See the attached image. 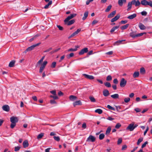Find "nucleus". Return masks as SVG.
<instances>
[{
    "label": "nucleus",
    "instance_id": "f257e3e1",
    "mask_svg": "<svg viewBox=\"0 0 152 152\" xmlns=\"http://www.w3.org/2000/svg\"><path fill=\"white\" fill-rule=\"evenodd\" d=\"M132 4L134 5L136 7H137L140 4V3L139 0L137 1L133 0L131 2H129L127 5V10L128 11H129L131 9Z\"/></svg>",
    "mask_w": 152,
    "mask_h": 152
},
{
    "label": "nucleus",
    "instance_id": "f03ea898",
    "mask_svg": "<svg viewBox=\"0 0 152 152\" xmlns=\"http://www.w3.org/2000/svg\"><path fill=\"white\" fill-rule=\"evenodd\" d=\"M140 3L143 5H149L152 7V1L151 0L148 1L146 0H142L141 1Z\"/></svg>",
    "mask_w": 152,
    "mask_h": 152
},
{
    "label": "nucleus",
    "instance_id": "7ed1b4c3",
    "mask_svg": "<svg viewBox=\"0 0 152 152\" xmlns=\"http://www.w3.org/2000/svg\"><path fill=\"white\" fill-rule=\"evenodd\" d=\"M126 81L124 78H123L121 79L120 83V86L121 87H124L126 84Z\"/></svg>",
    "mask_w": 152,
    "mask_h": 152
},
{
    "label": "nucleus",
    "instance_id": "20e7f679",
    "mask_svg": "<svg viewBox=\"0 0 152 152\" xmlns=\"http://www.w3.org/2000/svg\"><path fill=\"white\" fill-rule=\"evenodd\" d=\"M76 14H71L70 16H68L64 20V22L68 21L72 19L74 17H75L76 15Z\"/></svg>",
    "mask_w": 152,
    "mask_h": 152
},
{
    "label": "nucleus",
    "instance_id": "39448f33",
    "mask_svg": "<svg viewBox=\"0 0 152 152\" xmlns=\"http://www.w3.org/2000/svg\"><path fill=\"white\" fill-rule=\"evenodd\" d=\"M40 44V43H39L31 45L27 49V50H28L29 51H31L33 50L35 47L39 45Z\"/></svg>",
    "mask_w": 152,
    "mask_h": 152
},
{
    "label": "nucleus",
    "instance_id": "423d86ee",
    "mask_svg": "<svg viewBox=\"0 0 152 152\" xmlns=\"http://www.w3.org/2000/svg\"><path fill=\"white\" fill-rule=\"evenodd\" d=\"M95 138L93 136L90 135L87 138L86 141L87 142H94L95 140Z\"/></svg>",
    "mask_w": 152,
    "mask_h": 152
},
{
    "label": "nucleus",
    "instance_id": "0eeeda50",
    "mask_svg": "<svg viewBox=\"0 0 152 152\" xmlns=\"http://www.w3.org/2000/svg\"><path fill=\"white\" fill-rule=\"evenodd\" d=\"M88 51V48H84L82 49L79 53V55H82L84 53H87Z\"/></svg>",
    "mask_w": 152,
    "mask_h": 152
},
{
    "label": "nucleus",
    "instance_id": "6e6552de",
    "mask_svg": "<svg viewBox=\"0 0 152 152\" xmlns=\"http://www.w3.org/2000/svg\"><path fill=\"white\" fill-rule=\"evenodd\" d=\"M83 75L86 78L90 80L94 79V77L92 75H89L86 74H84Z\"/></svg>",
    "mask_w": 152,
    "mask_h": 152
},
{
    "label": "nucleus",
    "instance_id": "1a4fd4ad",
    "mask_svg": "<svg viewBox=\"0 0 152 152\" xmlns=\"http://www.w3.org/2000/svg\"><path fill=\"white\" fill-rule=\"evenodd\" d=\"M10 121L12 123H16L18 121V120L17 117L13 116L10 118Z\"/></svg>",
    "mask_w": 152,
    "mask_h": 152
},
{
    "label": "nucleus",
    "instance_id": "9d476101",
    "mask_svg": "<svg viewBox=\"0 0 152 152\" xmlns=\"http://www.w3.org/2000/svg\"><path fill=\"white\" fill-rule=\"evenodd\" d=\"M81 31V29H78L77 30L75 31V32L72 34L69 37V38H70L71 37H74L75 35L77 34Z\"/></svg>",
    "mask_w": 152,
    "mask_h": 152
},
{
    "label": "nucleus",
    "instance_id": "9b49d317",
    "mask_svg": "<svg viewBox=\"0 0 152 152\" xmlns=\"http://www.w3.org/2000/svg\"><path fill=\"white\" fill-rule=\"evenodd\" d=\"M3 110L6 111L8 112L9 111L10 107L7 105H5L3 106L2 107Z\"/></svg>",
    "mask_w": 152,
    "mask_h": 152
},
{
    "label": "nucleus",
    "instance_id": "f8f14e48",
    "mask_svg": "<svg viewBox=\"0 0 152 152\" xmlns=\"http://www.w3.org/2000/svg\"><path fill=\"white\" fill-rule=\"evenodd\" d=\"M126 129H127L129 130L130 131H133L134 129V124H130Z\"/></svg>",
    "mask_w": 152,
    "mask_h": 152
},
{
    "label": "nucleus",
    "instance_id": "ddd939ff",
    "mask_svg": "<svg viewBox=\"0 0 152 152\" xmlns=\"http://www.w3.org/2000/svg\"><path fill=\"white\" fill-rule=\"evenodd\" d=\"M120 17L119 15H117L111 20V22H113L116 21L120 18Z\"/></svg>",
    "mask_w": 152,
    "mask_h": 152
},
{
    "label": "nucleus",
    "instance_id": "4468645a",
    "mask_svg": "<svg viewBox=\"0 0 152 152\" xmlns=\"http://www.w3.org/2000/svg\"><path fill=\"white\" fill-rule=\"evenodd\" d=\"M75 20H71L66 22H65V23L68 26L71 25L74 23Z\"/></svg>",
    "mask_w": 152,
    "mask_h": 152
},
{
    "label": "nucleus",
    "instance_id": "2eb2a0df",
    "mask_svg": "<svg viewBox=\"0 0 152 152\" xmlns=\"http://www.w3.org/2000/svg\"><path fill=\"white\" fill-rule=\"evenodd\" d=\"M79 48V46L78 45L75 46V48H71L68 50V51H75L77 50V48Z\"/></svg>",
    "mask_w": 152,
    "mask_h": 152
},
{
    "label": "nucleus",
    "instance_id": "dca6fc26",
    "mask_svg": "<svg viewBox=\"0 0 152 152\" xmlns=\"http://www.w3.org/2000/svg\"><path fill=\"white\" fill-rule=\"evenodd\" d=\"M116 12V11L115 10L113 11L110 14H109L108 16L107 17L108 18H112L115 15Z\"/></svg>",
    "mask_w": 152,
    "mask_h": 152
},
{
    "label": "nucleus",
    "instance_id": "f3484780",
    "mask_svg": "<svg viewBox=\"0 0 152 152\" xmlns=\"http://www.w3.org/2000/svg\"><path fill=\"white\" fill-rule=\"evenodd\" d=\"M103 95L105 96H108L110 94L109 91L107 90H104L103 92Z\"/></svg>",
    "mask_w": 152,
    "mask_h": 152
},
{
    "label": "nucleus",
    "instance_id": "a211bd4d",
    "mask_svg": "<svg viewBox=\"0 0 152 152\" xmlns=\"http://www.w3.org/2000/svg\"><path fill=\"white\" fill-rule=\"evenodd\" d=\"M28 143L27 140H25L23 142V146L24 148L27 147L28 146Z\"/></svg>",
    "mask_w": 152,
    "mask_h": 152
},
{
    "label": "nucleus",
    "instance_id": "6ab92c4d",
    "mask_svg": "<svg viewBox=\"0 0 152 152\" xmlns=\"http://www.w3.org/2000/svg\"><path fill=\"white\" fill-rule=\"evenodd\" d=\"M136 16H137L136 14L134 13V14H132V15L129 16L127 17V18L129 19H133V18H135L136 17Z\"/></svg>",
    "mask_w": 152,
    "mask_h": 152
},
{
    "label": "nucleus",
    "instance_id": "aec40b11",
    "mask_svg": "<svg viewBox=\"0 0 152 152\" xmlns=\"http://www.w3.org/2000/svg\"><path fill=\"white\" fill-rule=\"evenodd\" d=\"M126 0H118V4L120 6H122L123 3H126Z\"/></svg>",
    "mask_w": 152,
    "mask_h": 152
},
{
    "label": "nucleus",
    "instance_id": "412c9836",
    "mask_svg": "<svg viewBox=\"0 0 152 152\" xmlns=\"http://www.w3.org/2000/svg\"><path fill=\"white\" fill-rule=\"evenodd\" d=\"M69 99L71 101H74L77 99V97L73 95H71L69 97Z\"/></svg>",
    "mask_w": 152,
    "mask_h": 152
},
{
    "label": "nucleus",
    "instance_id": "4be33fe9",
    "mask_svg": "<svg viewBox=\"0 0 152 152\" xmlns=\"http://www.w3.org/2000/svg\"><path fill=\"white\" fill-rule=\"evenodd\" d=\"M139 27L140 29L142 30H144L146 28L145 26L141 23H139Z\"/></svg>",
    "mask_w": 152,
    "mask_h": 152
},
{
    "label": "nucleus",
    "instance_id": "5701e85b",
    "mask_svg": "<svg viewBox=\"0 0 152 152\" xmlns=\"http://www.w3.org/2000/svg\"><path fill=\"white\" fill-rule=\"evenodd\" d=\"M81 102L80 100L76 101L73 103V105L74 107L77 105H81Z\"/></svg>",
    "mask_w": 152,
    "mask_h": 152
},
{
    "label": "nucleus",
    "instance_id": "b1692460",
    "mask_svg": "<svg viewBox=\"0 0 152 152\" xmlns=\"http://www.w3.org/2000/svg\"><path fill=\"white\" fill-rule=\"evenodd\" d=\"M111 97L114 99H117L119 98V95L118 94H115L111 95Z\"/></svg>",
    "mask_w": 152,
    "mask_h": 152
},
{
    "label": "nucleus",
    "instance_id": "393cba45",
    "mask_svg": "<svg viewBox=\"0 0 152 152\" xmlns=\"http://www.w3.org/2000/svg\"><path fill=\"white\" fill-rule=\"evenodd\" d=\"M52 1L50 0V1L48 2V3L44 7V8L45 9H48L49 8V7L50 5H51L52 4Z\"/></svg>",
    "mask_w": 152,
    "mask_h": 152
},
{
    "label": "nucleus",
    "instance_id": "a878e982",
    "mask_svg": "<svg viewBox=\"0 0 152 152\" xmlns=\"http://www.w3.org/2000/svg\"><path fill=\"white\" fill-rule=\"evenodd\" d=\"M129 24H126L124 26H121L120 28L121 30H124L126 29L129 26Z\"/></svg>",
    "mask_w": 152,
    "mask_h": 152
},
{
    "label": "nucleus",
    "instance_id": "bb28decb",
    "mask_svg": "<svg viewBox=\"0 0 152 152\" xmlns=\"http://www.w3.org/2000/svg\"><path fill=\"white\" fill-rule=\"evenodd\" d=\"M102 110L100 109H98L95 110V112L100 114L102 113Z\"/></svg>",
    "mask_w": 152,
    "mask_h": 152
},
{
    "label": "nucleus",
    "instance_id": "cd10ccee",
    "mask_svg": "<svg viewBox=\"0 0 152 152\" xmlns=\"http://www.w3.org/2000/svg\"><path fill=\"white\" fill-rule=\"evenodd\" d=\"M15 63V61H11L9 65V66L10 67H12L14 66V64Z\"/></svg>",
    "mask_w": 152,
    "mask_h": 152
},
{
    "label": "nucleus",
    "instance_id": "c85d7f7f",
    "mask_svg": "<svg viewBox=\"0 0 152 152\" xmlns=\"http://www.w3.org/2000/svg\"><path fill=\"white\" fill-rule=\"evenodd\" d=\"M139 75V73L138 72H134L133 75V77L134 78H136L138 77Z\"/></svg>",
    "mask_w": 152,
    "mask_h": 152
},
{
    "label": "nucleus",
    "instance_id": "c756f323",
    "mask_svg": "<svg viewBox=\"0 0 152 152\" xmlns=\"http://www.w3.org/2000/svg\"><path fill=\"white\" fill-rule=\"evenodd\" d=\"M88 12H86L84 14V16L82 18V19L83 20H84L88 17Z\"/></svg>",
    "mask_w": 152,
    "mask_h": 152
},
{
    "label": "nucleus",
    "instance_id": "7c9ffc66",
    "mask_svg": "<svg viewBox=\"0 0 152 152\" xmlns=\"http://www.w3.org/2000/svg\"><path fill=\"white\" fill-rule=\"evenodd\" d=\"M136 34L134 32H131L130 34V36L133 38L136 37Z\"/></svg>",
    "mask_w": 152,
    "mask_h": 152
},
{
    "label": "nucleus",
    "instance_id": "2f4dec72",
    "mask_svg": "<svg viewBox=\"0 0 152 152\" xmlns=\"http://www.w3.org/2000/svg\"><path fill=\"white\" fill-rule=\"evenodd\" d=\"M119 27V26H115V27H113L111 29V30L110 31V32H111L112 33H113L115 31V30L118 29Z\"/></svg>",
    "mask_w": 152,
    "mask_h": 152
},
{
    "label": "nucleus",
    "instance_id": "473e14b6",
    "mask_svg": "<svg viewBox=\"0 0 152 152\" xmlns=\"http://www.w3.org/2000/svg\"><path fill=\"white\" fill-rule=\"evenodd\" d=\"M124 40H118L115 42L114 43V45H119L121 43V42L123 41H124Z\"/></svg>",
    "mask_w": 152,
    "mask_h": 152
},
{
    "label": "nucleus",
    "instance_id": "72a5a7b5",
    "mask_svg": "<svg viewBox=\"0 0 152 152\" xmlns=\"http://www.w3.org/2000/svg\"><path fill=\"white\" fill-rule=\"evenodd\" d=\"M111 130V128L110 127H109L107 129L106 132V134L107 135L108 134L110 133Z\"/></svg>",
    "mask_w": 152,
    "mask_h": 152
},
{
    "label": "nucleus",
    "instance_id": "f704fd0d",
    "mask_svg": "<svg viewBox=\"0 0 152 152\" xmlns=\"http://www.w3.org/2000/svg\"><path fill=\"white\" fill-rule=\"evenodd\" d=\"M145 70L143 67L141 68L140 69V72L141 73L144 74L145 73Z\"/></svg>",
    "mask_w": 152,
    "mask_h": 152
},
{
    "label": "nucleus",
    "instance_id": "c9c22d12",
    "mask_svg": "<svg viewBox=\"0 0 152 152\" xmlns=\"http://www.w3.org/2000/svg\"><path fill=\"white\" fill-rule=\"evenodd\" d=\"M44 135V134L43 133H41L38 135L37 138L38 139L41 138Z\"/></svg>",
    "mask_w": 152,
    "mask_h": 152
},
{
    "label": "nucleus",
    "instance_id": "e433bc0d",
    "mask_svg": "<svg viewBox=\"0 0 152 152\" xmlns=\"http://www.w3.org/2000/svg\"><path fill=\"white\" fill-rule=\"evenodd\" d=\"M143 140V138L142 137L140 138L138 140L137 142V145H139L140 143Z\"/></svg>",
    "mask_w": 152,
    "mask_h": 152
},
{
    "label": "nucleus",
    "instance_id": "4c0bfd02",
    "mask_svg": "<svg viewBox=\"0 0 152 152\" xmlns=\"http://www.w3.org/2000/svg\"><path fill=\"white\" fill-rule=\"evenodd\" d=\"M111 7H112V6L111 5H110L108 6L107 7V9H106V10H105V12H108L111 9Z\"/></svg>",
    "mask_w": 152,
    "mask_h": 152
},
{
    "label": "nucleus",
    "instance_id": "58836bf2",
    "mask_svg": "<svg viewBox=\"0 0 152 152\" xmlns=\"http://www.w3.org/2000/svg\"><path fill=\"white\" fill-rule=\"evenodd\" d=\"M107 107L109 109L112 110L114 111L115 110V109L113 107H112L111 106L109 105H108L107 106Z\"/></svg>",
    "mask_w": 152,
    "mask_h": 152
},
{
    "label": "nucleus",
    "instance_id": "ea45409f",
    "mask_svg": "<svg viewBox=\"0 0 152 152\" xmlns=\"http://www.w3.org/2000/svg\"><path fill=\"white\" fill-rule=\"evenodd\" d=\"M104 137V135L103 134H101L99 135V138L100 140L103 139Z\"/></svg>",
    "mask_w": 152,
    "mask_h": 152
},
{
    "label": "nucleus",
    "instance_id": "a19ab883",
    "mask_svg": "<svg viewBox=\"0 0 152 152\" xmlns=\"http://www.w3.org/2000/svg\"><path fill=\"white\" fill-rule=\"evenodd\" d=\"M89 98L92 102H96V100L94 97L93 96H90Z\"/></svg>",
    "mask_w": 152,
    "mask_h": 152
},
{
    "label": "nucleus",
    "instance_id": "79ce46f5",
    "mask_svg": "<svg viewBox=\"0 0 152 152\" xmlns=\"http://www.w3.org/2000/svg\"><path fill=\"white\" fill-rule=\"evenodd\" d=\"M146 34V33H145V32H143V33H142L138 34H136V37L141 36L143 34Z\"/></svg>",
    "mask_w": 152,
    "mask_h": 152
},
{
    "label": "nucleus",
    "instance_id": "37998d69",
    "mask_svg": "<svg viewBox=\"0 0 152 152\" xmlns=\"http://www.w3.org/2000/svg\"><path fill=\"white\" fill-rule=\"evenodd\" d=\"M53 138L55 140L57 141H60V138L58 136L56 137L54 136L53 137Z\"/></svg>",
    "mask_w": 152,
    "mask_h": 152
},
{
    "label": "nucleus",
    "instance_id": "c03bdc74",
    "mask_svg": "<svg viewBox=\"0 0 152 152\" xmlns=\"http://www.w3.org/2000/svg\"><path fill=\"white\" fill-rule=\"evenodd\" d=\"M105 86L107 87H111V84L109 82H106L104 84Z\"/></svg>",
    "mask_w": 152,
    "mask_h": 152
},
{
    "label": "nucleus",
    "instance_id": "a18cd8bd",
    "mask_svg": "<svg viewBox=\"0 0 152 152\" xmlns=\"http://www.w3.org/2000/svg\"><path fill=\"white\" fill-rule=\"evenodd\" d=\"M130 100V99L129 97H127L125 98L124 99V101L126 103H128Z\"/></svg>",
    "mask_w": 152,
    "mask_h": 152
},
{
    "label": "nucleus",
    "instance_id": "49530a36",
    "mask_svg": "<svg viewBox=\"0 0 152 152\" xmlns=\"http://www.w3.org/2000/svg\"><path fill=\"white\" fill-rule=\"evenodd\" d=\"M112 79V78L111 76L110 75H109L106 78V80L108 81H110Z\"/></svg>",
    "mask_w": 152,
    "mask_h": 152
},
{
    "label": "nucleus",
    "instance_id": "de8ad7c7",
    "mask_svg": "<svg viewBox=\"0 0 152 152\" xmlns=\"http://www.w3.org/2000/svg\"><path fill=\"white\" fill-rule=\"evenodd\" d=\"M20 146H16L15 147V150L14 151H18L20 149Z\"/></svg>",
    "mask_w": 152,
    "mask_h": 152
},
{
    "label": "nucleus",
    "instance_id": "09e8293b",
    "mask_svg": "<svg viewBox=\"0 0 152 152\" xmlns=\"http://www.w3.org/2000/svg\"><path fill=\"white\" fill-rule=\"evenodd\" d=\"M60 49V48H58L57 49H55L54 50L52 51L51 52V53H56V52H57L58 51V50H59Z\"/></svg>",
    "mask_w": 152,
    "mask_h": 152
},
{
    "label": "nucleus",
    "instance_id": "8fccbe9b",
    "mask_svg": "<svg viewBox=\"0 0 152 152\" xmlns=\"http://www.w3.org/2000/svg\"><path fill=\"white\" fill-rule=\"evenodd\" d=\"M56 64V62H53L51 65V67L53 68H54L55 67Z\"/></svg>",
    "mask_w": 152,
    "mask_h": 152
},
{
    "label": "nucleus",
    "instance_id": "3c124183",
    "mask_svg": "<svg viewBox=\"0 0 152 152\" xmlns=\"http://www.w3.org/2000/svg\"><path fill=\"white\" fill-rule=\"evenodd\" d=\"M122 142V139L121 138H119L118 140V142H117V144L118 145H119L120 144H121Z\"/></svg>",
    "mask_w": 152,
    "mask_h": 152
},
{
    "label": "nucleus",
    "instance_id": "603ef678",
    "mask_svg": "<svg viewBox=\"0 0 152 152\" xmlns=\"http://www.w3.org/2000/svg\"><path fill=\"white\" fill-rule=\"evenodd\" d=\"M16 124V123H12L10 125V127L11 128L13 129V128L15 126Z\"/></svg>",
    "mask_w": 152,
    "mask_h": 152
},
{
    "label": "nucleus",
    "instance_id": "864d4df0",
    "mask_svg": "<svg viewBox=\"0 0 152 152\" xmlns=\"http://www.w3.org/2000/svg\"><path fill=\"white\" fill-rule=\"evenodd\" d=\"M121 126V125L119 123L117 124L115 126V128L116 129H118Z\"/></svg>",
    "mask_w": 152,
    "mask_h": 152
},
{
    "label": "nucleus",
    "instance_id": "5fc2aeb1",
    "mask_svg": "<svg viewBox=\"0 0 152 152\" xmlns=\"http://www.w3.org/2000/svg\"><path fill=\"white\" fill-rule=\"evenodd\" d=\"M50 103L51 104H56V102L53 99L51 100H50Z\"/></svg>",
    "mask_w": 152,
    "mask_h": 152
},
{
    "label": "nucleus",
    "instance_id": "6e6d98bb",
    "mask_svg": "<svg viewBox=\"0 0 152 152\" xmlns=\"http://www.w3.org/2000/svg\"><path fill=\"white\" fill-rule=\"evenodd\" d=\"M148 143V142L147 141H146L142 145V148H144V147H145L146 144H147Z\"/></svg>",
    "mask_w": 152,
    "mask_h": 152
},
{
    "label": "nucleus",
    "instance_id": "4d7b16f0",
    "mask_svg": "<svg viewBox=\"0 0 152 152\" xmlns=\"http://www.w3.org/2000/svg\"><path fill=\"white\" fill-rule=\"evenodd\" d=\"M98 22V21L96 20H94L92 23V25L93 26L95 24L97 23Z\"/></svg>",
    "mask_w": 152,
    "mask_h": 152
},
{
    "label": "nucleus",
    "instance_id": "13d9d810",
    "mask_svg": "<svg viewBox=\"0 0 152 152\" xmlns=\"http://www.w3.org/2000/svg\"><path fill=\"white\" fill-rule=\"evenodd\" d=\"M50 97L51 98H53L54 99H58V96H57L55 95L54 96L51 95L50 96Z\"/></svg>",
    "mask_w": 152,
    "mask_h": 152
},
{
    "label": "nucleus",
    "instance_id": "bf43d9fd",
    "mask_svg": "<svg viewBox=\"0 0 152 152\" xmlns=\"http://www.w3.org/2000/svg\"><path fill=\"white\" fill-rule=\"evenodd\" d=\"M74 56V54L73 53H70L69 56H68V57H67L68 58H70V57H72L73 56Z\"/></svg>",
    "mask_w": 152,
    "mask_h": 152
},
{
    "label": "nucleus",
    "instance_id": "052dcab7",
    "mask_svg": "<svg viewBox=\"0 0 152 152\" xmlns=\"http://www.w3.org/2000/svg\"><path fill=\"white\" fill-rule=\"evenodd\" d=\"M142 15H146L147 14V12L145 11H143L141 12Z\"/></svg>",
    "mask_w": 152,
    "mask_h": 152
},
{
    "label": "nucleus",
    "instance_id": "680f3d73",
    "mask_svg": "<svg viewBox=\"0 0 152 152\" xmlns=\"http://www.w3.org/2000/svg\"><path fill=\"white\" fill-rule=\"evenodd\" d=\"M127 146L126 145H123L121 149L122 150H125L127 148Z\"/></svg>",
    "mask_w": 152,
    "mask_h": 152
},
{
    "label": "nucleus",
    "instance_id": "e2e57ef3",
    "mask_svg": "<svg viewBox=\"0 0 152 152\" xmlns=\"http://www.w3.org/2000/svg\"><path fill=\"white\" fill-rule=\"evenodd\" d=\"M50 92L53 94L55 95H56V93L55 90L51 91H50Z\"/></svg>",
    "mask_w": 152,
    "mask_h": 152
},
{
    "label": "nucleus",
    "instance_id": "0e129e2a",
    "mask_svg": "<svg viewBox=\"0 0 152 152\" xmlns=\"http://www.w3.org/2000/svg\"><path fill=\"white\" fill-rule=\"evenodd\" d=\"M115 107L116 108V110L117 111H118L119 110L121 109V107L119 106H115Z\"/></svg>",
    "mask_w": 152,
    "mask_h": 152
},
{
    "label": "nucleus",
    "instance_id": "69168bd1",
    "mask_svg": "<svg viewBox=\"0 0 152 152\" xmlns=\"http://www.w3.org/2000/svg\"><path fill=\"white\" fill-rule=\"evenodd\" d=\"M57 26L59 30H63V28L62 26L59 25H57Z\"/></svg>",
    "mask_w": 152,
    "mask_h": 152
},
{
    "label": "nucleus",
    "instance_id": "338daca9",
    "mask_svg": "<svg viewBox=\"0 0 152 152\" xmlns=\"http://www.w3.org/2000/svg\"><path fill=\"white\" fill-rule=\"evenodd\" d=\"M82 127L83 129H85L86 127V123H84L82 126Z\"/></svg>",
    "mask_w": 152,
    "mask_h": 152
},
{
    "label": "nucleus",
    "instance_id": "774afa93",
    "mask_svg": "<svg viewBox=\"0 0 152 152\" xmlns=\"http://www.w3.org/2000/svg\"><path fill=\"white\" fill-rule=\"evenodd\" d=\"M134 94L133 93H131L129 95V96L130 98H132L134 97Z\"/></svg>",
    "mask_w": 152,
    "mask_h": 152
}]
</instances>
